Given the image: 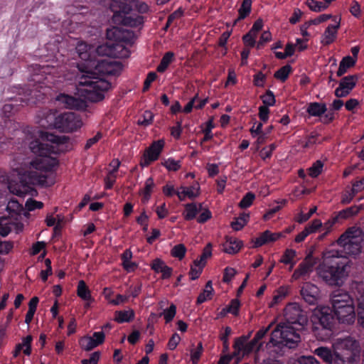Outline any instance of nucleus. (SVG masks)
I'll return each mask as SVG.
<instances>
[{
	"mask_svg": "<svg viewBox=\"0 0 364 364\" xmlns=\"http://www.w3.org/2000/svg\"><path fill=\"white\" fill-rule=\"evenodd\" d=\"M154 119V114L150 111H145L140 119L138 120V124L147 127L150 125Z\"/></svg>",
	"mask_w": 364,
	"mask_h": 364,
	"instance_id": "nucleus-52",
	"label": "nucleus"
},
{
	"mask_svg": "<svg viewBox=\"0 0 364 364\" xmlns=\"http://www.w3.org/2000/svg\"><path fill=\"white\" fill-rule=\"evenodd\" d=\"M296 252L291 249H287L282 256L279 262L285 265L289 266V270L291 271L294 265V258Z\"/></svg>",
	"mask_w": 364,
	"mask_h": 364,
	"instance_id": "nucleus-28",
	"label": "nucleus"
},
{
	"mask_svg": "<svg viewBox=\"0 0 364 364\" xmlns=\"http://www.w3.org/2000/svg\"><path fill=\"white\" fill-rule=\"evenodd\" d=\"M125 44V42L112 43V58H125L129 56L130 52Z\"/></svg>",
	"mask_w": 364,
	"mask_h": 364,
	"instance_id": "nucleus-21",
	"label": "nucleus"
},
{
	"mask_svg": "<svg viewBox=\"0 0 364 364\" xmlns=\"http://www.w3.org/2000/svg\"><path fill=\"white\" fill-rule=\"evenodd\" d=\"M351 189L356 194L362 191L364 189V176L360 179L355 180L352 184Z\"/></svg>",
	"mask_w": 364,
	"mask_h": 364,
	"instance_id": "nucleus-64",
	"label": "nucleus"
},
{
	"mask_svg": "<svg viewBox=\"0 0 364 364\" xmlns=\"http://www.w3.org/2000/svg\"><path fill=\"white\" fill-rule=\"evenodd\" d=\"M13 219L11 218H0V235L2 237L7 236L13 230Z\"/></svg>",
	"mask_w": 364,
	"mask_h": 364,
	"instance_id": "nucleus-30",
	"label": "nucleus"
},
{
	"mask_svg": "<svg viewBox=\"0 0 364 364\" xmlns=\"http://www.w3.org/2000/svg\"><path fill=\"white\" fill-rule=\"evenodd\" d=\"M332 309L323 307L312 320V330L318 340L327 341L333 335L335 318L341 323L352 324L355 320L353 299L346 291H334L331 295Z\"/></svg>",
	"mask_w": 364,
	"mask_h": 364,
	"instance_id": "nucleus-3",
	"label": "nucleus"
},
{
	"mask_svg": "<svg viewBox=\"0 0 364 364\" xmlns=\"http://www.w3.org/2000/svg\"><path fill=\"white\" fill-rule=\"evenodd\" d=\"M176 314V306L174 304H171L170 307L164 310L163 315L166 323L170 322L173 320Z\"/></svg>",
	"mask_w": 364,
	"mask_h": 364,
	"instance_id": "nucleus-59",
	"label": "nucleus"
},
{
	"mask_svg": "<svg viewBox=\"0 0 364 364\" xmlns=\"http://www.w3.org/2000/svg\"><path fill=\"white\" fill-rule=\"evenodd\" d=\"M204 265H202L198 259L193 262V264L191 267L190 275L192 280H195L199 277L202 272Z\"/></svg>",
	"mask_w": 364,
	"mask_h": 364,
	"instance_id": "nucleus-47",
	"label": "nucleus"
},
{
	"mask_svg": "<svg viewBox=\"0 0 364 364\" xmlns=\"http://www.w3.org/2000/svg\"><path fill=\"white\" fill-rule=\"evenodd\" d=\"M322 226V223L320 220H314L311 223H309L304 230L300 233L297 234V242H300L311 233L316 232L319 228Z\"/></svg>",
	"mask_w": 364,
	"mask_h": 364,
	"instance_id": "nucleus-22",
	"label": "nucleus"
},
{
	"mask_svg": "<svg viewBox=\"0 0 364 364\" xmlns=\"http://www.w3.org/2000/svg\"><path fill=\"white\" fill-rule=\"evenodd\" d=\"M240 308V301L237 299H232L230 305L225 308V311L233 315H237Z\"/></svg>",
	"mask_w": 364,
	"mask_h": 364,
	"instance_id": "nucleus-61",
	"label": "nucleus"
},
{
	"mask_svg": "<svg viewBox=\"0 0 364 364\" xmlns=\"http://www.w3.org/2000/svg\"><path fill=\"white\" fill-rule=\"evenodd\" d=\"M323 168V163L320 160H317L307 169L308 174L311 178H316L322 173Z\"/></svg>",
	"mask_w": 364,
	"mask_h": 364,
	"instance_id": "nucleus-40",
	"label": "nucleus"
},
{
	"mask_svg": "<svg viewBox=\"0 0 364 364\" xmlns=\"http://www.w3.org/2000/svg\"><path fill=\"white\" fill-rule=\"evenodd\" d=\"M186 248L184 245L178 244L175 245L171 250V255L179 259H182L186 254Z\"/></svg>",
	"mask_w": 364,
	"mask_h": 364,
	"instance_id": "nucleus-50",
	"label": "nucleus"
},
{
	"mask_svg": "<svg viewBox=\"0 0 364 364\" xmlns=\"http://www.w3.org/2000/svg\"><path fill=\"white\" fill-rule=\"evenodd\" d=\"M91 48L85 43H79L77 45L76 50L79 57L83 60H88L90 59L89 52Z\"/></svg>",
	"mask_w": 364,
	"mask_h": 364,
	"instance_id": "nucleus-42",
	"label": "nucleus"
},
{
	"mask_svg": "<svg viewBox=\"0 0 364 364\" xmlns=\"http://www.w3.org/2000/svg\"><path fill=\"white\" fill-rule=\"evenodd\" d=\"M357 302L358 321L361 326H364V289L358 297Z\"/></svg>",
	"mask_w": 364,
	"mask_h": 364,
	"instance_id": "nucleus-37",
	"label": "nucleus"
},
{
	"mask_svg": "<svg viewBox=\"0 0 364 364\" xmlns=\"http://www.w3.org/2000/svg\"><path fill=\"white\" fill-rule=\"evenodd\" d=\"M154 187V182L152 178H149L146 179L145 182V187L144 190L141 191L142 194V202L144 203H146L150 198H151V193Z\"/></svg>",
	"mask_w": 364,
	"mask_h": 364,
	"instance_id": "nucleus-36",
	"label": "nucleus"
},
{
	"mask_svg": "<svg viewBox=\"0 0 364 364\" xmlns=\"http://www.w3.org/2000/svg\"><path fill=\"white\" fill-rule=\"evenodd\" d=\"M32 340H33V338L31 336H27L26 337H25L23 339L21 343H18L16 346L15 349H16L17 351H21L23 348V347H26V349H23V353L26 355H29L31 353V343Z\"/></svg>",
	"mask_w": 364,
	"mask_h": 364,
	"instance_id": "nucleus-44",
	"label": "nucleus"
},
{
	"mask_svg": "<svg viewBox=\"0 0 364 364\" xmlns=\"http://www.w3.org/2000/svg\"><path fill=\"white\" fill-rule=\"evenodd\" d=\"M242 245V241L233 237H228L223 244V251L233 255L239 252Z\"/></svg>",
	"mask_w": 364,
	"mask_h": 364,
	"instance_id": "nucleus-24",
	"label": "nucleus"
},
{
	"mask_svg": "<svg viewBox=\"0 0 364 364\" xmlns=\"http://www.w3.org/2000/svg\"><path fill=\"white\" fill-rule=\"evenodd\" d=\"M251 5L252 0H243L242 5L238 11L239 17L236 19L235 23H236L237 21L245 18L250 13Z\"/></svg>",
	"mask_w": 364,
	"mask_h": 364,
	"instance_id": "nucleus-41",
	"label": "nucleus"
},
{
	"mask_svg": "<svg viewBox=\"0 0 364 364\" xmlns=\"http://www.w3.org/2000/svg\"><path fill=\"white\" fill-rule=\"evenodd\" d=\"M113 21L115 23H119L123 26L136 27L143 23V18L138 15H126L124 12L116 11L113 15Z\"/></svg>",
	"mask_w": 364,
	"mask_h": 364,
	"instance_id": "nucleus-13",
	"label": "nucleus"
},
{
	"mask_svg": "<svg viewBox=\"0 0 364 364\" xmlns=\"http://www.w3.org/2000/svg\"><path fill=\"white\" fill-rule=\"evenodd\" d=\"M281 235V232H271L266 230L255 240V247H260L267 243L277 241Z\"/></svg>",
	"mask_w": 364,
	"mask_h": 364,
	"instance_id": "nucleus-17",
	"label": "nucleus"
},
{
	"mask_svg": "<svg viewBox=\"0 0 364 364\" xmlns=\"http://www.w3.org/2000/svg\"><path fill=\"white\" fill-rule=\"evenodd\" d=\"M335 364H357L360 359L359 342L348 336L336 343Z\"/></svg>",
	"mask_w": 364,
	"mask_h": 364,
	"instance_id": "nucleus-6",
	"label": "nucleus"
},
{
	"mask_svg": "<svg viewBox=\"0 0 364 364\" xmlns=\"http://www.w3.org/2000/svg\"><path fill=\"white\" fill-rule=\"evenodd\" d=\"M309 22L306 23L300 27L301 34L304 37V39L297 38V51H301L305 50L307 48L306 42L308 41L307 36H309V33L306 30L308 26H309Z\"/></svg>",
	"mask_w": 364,
	"mask_h": 364,
	"instance_id": "nucleus-35",
	"label": "nucleus"
},
{
	"mask_svg": "<svg viewBox=\"0 0 364 364\" xmlns=\"http://www.w3.org/2000/svg\"><path fill=\"white\" fill-rule=\"evenodd\" d=\"M134 312L132 309L115 312L114 320L118 323L129 322L134 318Z\"/></svg>",
	"mask_w": 364,
	"mask_h": 364,
	"instance_id": "nucleus-33",
	"label": "nucleus"
},
{
	"mask_svg": "<svg viewBox=\"0 0 364 364\" xmlns=\"http://www.w3.org/2000/svg\"><path fill=\"white\" fill-rule=\"evenodd\" d=\"M309 324V319L306 315H304L302 311L300 309L299 304H297V326H300L301 328L297 327V331L304 328L306 326Z\"/></svg>",
	"mask_w": 364,
	"mask_h": 364,
	"instance_id": "nucleus-49",
	"label": "nucleus"
},
{
	"mask_svg": "<svg viewBox=\"0 0 364 364\" xmlns=\"http://www.w3.org/2000/svg\"><path fill=\"white\" fill-rule=\"evenodd\" d=\"M122 70L121 63L112 60H102L97 63L93 70H80L77 82L84 99L63 95L58 100L66 108L84 109L87 107L86 100L99 102L105 98V93L111 87V83L105 80L106 76H118Z\"/></svg>",
	"mask_w": 364,
	"mask_h": 364,
	"instance_id": "nucleus-1",
	"label": "nucleus"
},
{
	"mask_svg": "<svg viewBox=\"0 0 364 364\" xmlns=\"http://www.w3.org/2000/svg\"><path fill=\"white\" fill-rule=\"evenodd\" d=\"M77 294L79 297L85 301H92L90 291L87 288L85 282L83 280L78 282L77 288Z\"/></svg>",
	"mask_w": 364,
	"mask_h": 364,
	"instance_id": "nucleus-32",
	"label": "nucleus"
},
{
	"mask_svg": "<svg viewBox=\"0 0 364 364\" xmlns=\"http://www.w3.org/2000/svg\"><path fill=\"white\" fill-rule=\"evenodd\" d=\"M350 263L348 257L332 255L324 258L317 268V274L327 284L341 286L348 274Z\"/></svg>",
	"mask_w": 364,
	"mask_h": 364,
	"instance_id": "nucleus-4",
	"label": "nucleus"
},
{
	"mask_svg": "<svg viewBox=\"0 0 364 364\" xmlns=\"http://www.w3.org/2000/svg\"><path fill=\"white\" fill-rule=\"evenodd\" d=\"M213 291V289L212 287V282L208 281L205 285V289L203 292H201L197 299V303L200 304L208 299L211 298L212 294Z\"/></svg>",
	"mask_w": 364,
	"mask_h": 364,
	"instance_id": "nucleus-38",
	"label": "nucleus"
},
{
	"mask_svg": "<svg viewBox=\"0 0 364 364\" xmlns=\"http://www.w3.org/2000/svg\"><path fill=\"white\" fill-rule=\"evenodd\" d=\"M82 122L73 112H65L55 118L54 127L62 132H73L81 127Z\"/></svg>",
	"mask_w": 364,
	"mask_h": 364,
	"instance_id": "nucleus-8",
	"label": "nucleus"
},
{
	"mask_svg": "<svg viewBox=\"0 0 364 364\" xmlns=\"http://www.w3.org/2000/svg\"><path fill=\"white\" fill-rule=\"evenodd\" d=\"M297 364H320L314 356H301L297 358Z\"/></svg>",
	"mask_w": 364,
	"mask_h": 364,
	"instance_id": "nucleus-63",
	"label": "nucleus"
},
{
	"mask_svg": "<svg viewBox=\"0 0 364 364\" xmlns=\"http://www.w3.org/2000/svg\"><path fill=\"white\" fill-rule=\"evenodd\" d=\"M8 187L10 192L18 196H24L30 189V187L26 185L18 186L12 183H9Z\"/></svg>",
	"mask_w": 364,
	"mask_h": 364,
	"instance_id": "nucleus-43",
	"label": "nucleus"
},
{
	"mask_svg": "<svg viewBox=\"0 0 364 364\" xmlns=\"http://www.w3.org/2000/svg\"><path fill=\"white\" fill-rule=\"evenodd\" d=\"M306 4L311 11L316 12L324 11L328 8V6L323 2L316 0H306Z\"/></svg>",
	"mask_w": 364,
	"mask_h": 364,
	"instance_id": "nucleus-45",
	"label": "nucleus"
},
{
	"mask_svg": "<svg viewBox=\"0 0 364 364\" xmlns=\"http://www.w3.org/2000/svg\"><path fill=\"white\" fill-rule=\"evenodd\" d=\"M289 294V290L287 287H279L275 292V294L273 296V299L269 304V306L271 308L274 307L275 305L280 303Z\"/></svg>",
	"mask_w": 364,
	"mask_h": 364,
	"instance_id": "nucleus-31",
	"label": "nucleus"
},
{
	"mask_svg": "<svg viewBox=\"0 0 364 364\" xmlns=\"http://www.w3.org/2000/svg\"><path fill=\"white\" fill-rule=\"evenodd\" d=\"M316 264V259L311 255H307L304 260L299 264V267L297 268V278L299 276H304L312 272Z\"/></svg>",
	"mask_w": 364,
	"mask_h": 364,
	"instance_id": "nucleus-19",
	"label": "nucleus"
},
{
	"mask_svg": "<svg viewBox=\"0 0 364 364\" xmlns=\"http://www.w3.org/2000/svg\"><path fill=\"white\" fill-rule=\"evenodd\" d=\"M363 208V205H353L351 207L347 208L346 209L341 210L339 211L336 216L333 218V222H328L325 224V225H328L325 234L328 232V229L334 224L336 222L338 221L340 219L344 220L350 218L355 215H357L360 210Z\"/></svg>",
	"mask_w": 364,
	"mask_h": 364,
	"instance_id": "nucleus-15",
	"label": "nucleus"
},
{
	"mask_svg": "<svg viewBox=\"0 0 364 364\" xmlns=\"http://www.w3.org/2000/svg\"><path fill=\"white\" fill-rule=\"evenodd\" d=\"M327 111V107L325 103L317 102H310L307 105L306 112L312 117H321Z\"/></svg>",
	"mask_w": 364,
	"mask_h": 364,
	"instance_id": "nucleus-23",
	"label": "nucleus"
},
{
	"mask_svg": "<svg viewBox=\"0 0 364 364\" xmlns=\"http://www.w3.org/2000/svg\"><path fill=\"white\" fill-rule=\"evenodd\" d=\"M41 141L30 142L31 151L36 157L29 163V170L21 177L22 183L26 184L50 186L55 183L52 169L58 165L55 155L60 151L59 145L63 144V139L48 132L38 131Z\"/></svg>",
	"mask_w": 364,
	"mask_h": 364,
	"instance_id": "nucleus-2",
	"label": "nucleus"
},
{
	"mask_svg": "<svg viewBox=\"0 0 364 364\" xmlns=\"http://www.w3.org/2000/svg\"><path fill=\"white\" fill-rule=\"evenodd\" d=\"M105 335L103 331L95 332L92 336H85L80 339L79 343L82 349L90 351L105 341Z\"/></svg>",
	"mask_w": 364,
	"mask_h": 364,
	"instance_id": "nucleus-12",
	"label": "nucleus"
},
{
	"mask_svg": "<svg viewBox=\"0 0 364 364\" xmlns=\"http://www.w3.org/2000/svg\"><path fill=\"white\" fill-rule=\"evenodd\" d=\"M202 205H199V208L197 207L196 203H188L186 205V209L183 213L184 218L187 220H191L195 218L198 212L201 209Z\"/></svg>",
	"mask_w": 364,
	"mask_h": 364,
	"instance_id": "nucleus-34",
	"label": "nucleus"
},
{
	"mask_svg": "<svg viewBox=\"0 0 364 364\" xmlns=\"http://www.w3.org/2000/svg\"><path fill=\"white\" fill-rule=\"evenodd\" d=\"M290 70V65L283 66L274 73V77L282 81H284L287 80Z\"/></svg>",
	"mask_w": 364,
	"mask_h": 364,
	"instance_id": "nucleus-54",
	"label": "nucleus"
},
{
	"mask_svg": "<svg viewBox=\"0 0 364 364\" xmlns=\"http://www.w3.org/2000/svg\"><path fill=\"white\" fill-rule=\"evenodd\" d=\"M358 80V77L356 75H350L341 78L338 87L335 90V95L338 98L348 95L355 87Z\"/></svg>",
	"mask_w": 364,
	"mask_h": 364,
	"instance_id": "nucleus-11",
	"label": "nucleus"
},
{
	"mask_svg": "<svg viewBox=\"0 0 364 364\" xmlns=\"http://www.w3.org/2000/svg\"><path fill=\"white\" fill-rule=\"evenodd\" d=\"M301 296L309 304H314L318 294V287L311 283H305L300 291Z\"/></svg>",
	"mask_w": 364,
	"mask_h": 364,
	"instance_id": "nucleus-16",
	"label": "nucleus"
},
{
	"mask_svg": "<svg viewBox=\"0 0 364 364\" xmlns=\"http://www.w3.org/2000/svg\"><path fill=\"white\" fill-rule=\"evenodd\" d=\"M162 164L169 171H177L181 167L180 161H176L171 158L166 160Z\"/></svg>",
	"mask_w": 364,
	"mask_h": 364,
	"instance_id": "nucleus-57",
	"label": "nucleus"
},
{
	"mask_svg": "<svg viewBox=\"0 0 364 364\" xmlns=\"http://www.w3.org/2000/svg\"><path fill=\"white\" fill-rule=\"evenodd\" d=\"M316 355L327 363H334L336 360V352L332 353L328 348L319 347L316 350Z\"/></svg>",
	"mask_w": 364,
	"mask_h": 364,
	"instance_id": "nucleus-27",
	"label": "nucleus"
},
{
	"mask_svg": "<svg viewBox=\"0 0 364 364\" xmlns=\"http://www.w3.org/2000/svg\"><path fill=\"white\" fill-rule=\"evenodd\" d=\"M43 206V203L41 201H37L31 198L28 199L26 202V208L28 210L32 211L36 209H41Z\"/></svg>",
	"mask_w": 364,
	"mask_h": 364,
	"instance_id": "nucleus-60",
	"label": "nucleus"
},
{
	"mask_svg": "<svg viewBox=\"0 0 364 364\" xmlns=\"http://www.w3.org/2000/svg\"><path fill=\"white\" fill-rule=\"evenodd\" d=\"M151 269L156 273H161L163 279L169 278L172 273V269L168 267L164 261L160 259L153 260Z\"/></svg>",
	"mask_w": 364,
	"mask_h": 364,
	"instance_id": "nucleus-20",
	"label": "nucleus"
},
{
	"mask_svg": "<svg viewBox=\"0 0 364 364\" xmlns=\"http://www.w3.org/2000/svg\"><path fill=\"white\" fill-rule=\"evenodd\" d=\"M95 50L99 55H106L112 58V49L111 42H107L105 44L99 46Z\"/></svg>",
	"mask_w": 364,
	"mask_h": 364,
	"instance_id": "nucleus-48",
	"label": "nucleus"
},
{
	"mask_svg": "<svg viewBox=\"0 0 364 364\" xmlns=\"http://www.w3.org/2000/svg\"><path fill=\"white\" fill-rule=\"evenodd\" d=\"M212 255V245L210 243L207 244V245L204 247L203 254L201 255L200 259H198V262L202 264H205L206 259L210 257Z\"/></svg>",
	"mask_w": 364,
	"mask_h": 364,
	"instance_id": "nucleus-58",
	"label": "nucleus"
},
{
	"mask_svg": "<svg viewBox=\"0 0 364 364\" xmlns=\"http://www.w3.org/2000/svg\"><path fill=\"white\" fill-rule=\"evenodd\" d=\"M355 63L356 60L350 55L343 57L340 62L339 68L336 73L337 76L341 77L343 75L348 68L353 67L355 65Z\"/></svg>",
	"mask_w": 364,
	"mask_h": 364,
	"instance_id": "nucleus-26",
	"label": "nucleus"
},
{
	"mask_svg": "<svg viewBox=\"0 0 364 364\" xmlns=\"http://www.w3.org/2000/svg\"><path fill=\"white\" fill-rule=\"evenodd\" d=\"M174 53L172 52H167L163 56L160 64L157 67V71L159 73L164 72L168 68V65L173 61Z\"/></svg>",
	"mask_w": 364,
	"mask_h": 364,
	"instance_id": "nucleus-39",
	"label": "nucleus"
},
{
	"mask_svg": "<svg viewBox=\"0 0 364 364\" xmlns=\"http://www.w3.org/2000/svg\"><path fill=\"white\" fill-rule=\"evenodd\" d=\"M6 209L9 212L20 213L23 207L16 200L11 199L7 204Z\"/></svg>",
	"mask_w": 364,
	"mask_h": 364,
	"instance_id": "nucleus-56",
	"label": "nucleus"
},
{
	"mask_svg": "<svg viewBox=\"0 0 364 364\" xmlns=\"http://www.w3.org/2000/svg\"><path fill=\"white\" fill-rule=\"evenodd\" d=\"M107 38L111 43L125 42L126 43H132L134 35L132 31L113 26L107 30Z\"/></svg>",
	"mask_w": 364,
	"mask_h": 364,
	"instance_id": "nucleus-9",
	"label": "nucleus"
},
{
	"mask_svg": "<svg viewBox=\"0 0 364 364\" xmlns=\"http://www.w3.org/2000/svg\"><path fill=\"white\" fill-rule=\"evenodd\" d=\"M255 199V195L252 192H248L239 203V206L241 208H249L252 204Z\"/></svg>",
	"mask_w": 364,
	"mask_h": 364,
	"instance_id": "nucleus-51",
	"label": "nucleus"
},
{
	"mask_svg": "<svg viewBox=\"0 0 364 364\" xmlns=\"http://www.w3.org/2000/svg\"><path fill=\"white\" fill-rule=\"evenodd\" d=\"M164 144L165 142L163 139L154 141L151 145L145 150L143 158L141 160V166H147L151 162L156 161L162 151Z\"/></svg>",
	"mask_w": 364,
	"mask_h": 364,
	"instance_id": "nucleus-10",
	"label": "nucleus"
},
{
	"mask_svg": "<svg viewBox=\"0 0 364 364\" xmlns=\"http://www.w3.org/2000/svg\"><path fill=\"white\" fill-rule=\"evenodd\" d=\"M248 340V337L241 336L237 338H236L233 348H234V353L233 356L237 357V360L236 361V363H237L241 359L240 353L242 352V354L245 353V345L246 341Z\"/></svg>",
	"mask_w": 364,
	"mask_h": 364,
	"instance_id": "nucleus-25",
	"label": "nucleus"
},
{
	"mask_svg": "<svg viewBox=\"0 0 364 364\" xmlns=\"http://www.w3.org/2000/svg\"><path fill=\"white\" fill-rule=\"evenodd\" d=\"M176 195L180 200H184L186 198H194L199 195V185L196 184L188 188L181 186L176 191Z\"/></svg>",
	"mask_w": 364,
	"mask_h": 364,
	"instance_id": "nucleus-18",
	"label": "nucleus"
},
{
	"mask_svg": "<svg viewBox=\"0 0 364 364\" xmlns=\"http://www.w3.org/2000/svg\"><path fill=\"white\" fill-rule=\"evenodd\" d=\"M262 102L264 103V106L269 107L273 106L275 104L276 100L273 92L271 90H267L265 95L262 97Z\"/></svg>",
	"mask_w": 364,
	"mask_h": 364,
	"instance_id": "nucleus-55",
	"label": "nucleus"
},
{
	"mask_svg": "<svg viewBox=\"0 0 364 364\" xmlns=\"http://www.w3.org/2000/svg\"><path fill=\"white\" fill-rule=\"evenodd\" d=\"M363 240V230L358 227L349 228L338 238L337 243L341 248V252L345 257L356 256L361 252L362 242Z\"/></svg>",
	"mask_w": 364,
	"mask_h": 364,
	"instance_id": "nucleus-7",
	"label": "nucleus"
},
{
	"mask_svg": "<svg viewBox=\"0 0 364 364\" xmlns=\"http://www.w3.org/2000/svg\"><path fill=\"white\" fill-rule=\"evenodd\" d=\"M249 215L242 213L238 218L231 223V227L236 231L240 230L247 223Z\"/></svg>",
	"mask_w": 364,
	"mask_h": 364,
	"instance_id": "nucleus-46",
	"label": "nucleus"
},
{
	"mask_svg": "<svg viewBox=\"0 0 364 364\" xmlns=\"http://www.w3.org/2000/svg\"><path fill=\"white\" fill-rule=\"evenodd\" d=\"M285 322L280 323L272 331L269 343L273 346L284 345L292 348L296 338V304L289 303L284 309Z\"/></svg>",
	"mask_w": 364,
	"mask_h": 364,
	"instance_id": "nucleus-5",
	"label": "nucleus"
},
{
	"mask_svg": "<svg viewBox=\"0 0 364 364\" xmlns=\"http://www.w3.org/2000/svg\"><path fill=\"white\" fill-rule=\"evenodd\" d=\"M262 343H259V341L254 337V338L251 341L246 343L245 353L248 354L255 350L258 351L262 347Z\"/></svg>",
	"mask_w": 364,
	"mask_h": 364,
	"instance_id": "nucleus-53",
	"label": "nucleus"
},
{
	"mask_svg": "<svg viewBox=\"0 0 364 364\" xmlns=\"http://www.w3.org/2000/svg\"><path fill=\"white\" fill-rule=\"evenodd\" d=\"M132 257V253L129 250H126L122 255L123 267L129 272L134 271L136 267V264L131 261Z\"/></svg>",
	"mask_w": 364,
	"mask_h": 364,
	"instance_id": "nucleus-29",
	"label": "nucleus"
},
{
	"mask_svg": "<svg viewBox=\"0 0 364 364\" xmlns=\"http://www.w3.org/2000/svg\"><path fill=\"white\" fill-rule=\"evenodd\" d=\"M236 274V270L232 267H226L224 270L223 281L225 283L230 282Z\"/></svg>",
	"mask_w": 364,
	"mask_h": 364,
	"instance_id": "nucleus-62",
	"label": "nucleus"
},
{
	"mask_svg": "<svg viewBox=\"0 0 364 364\" xmlns=\"http://www.w3.org/2000/svg\"><path fill=\"white\" fill-rule=\"evenodd\" d=\"M341 17H333V24H329L326 28L321 37V43L324 46H328L332 43L336 38L337 31L340 28Z\"/></svg>",
	"mask_w": 364,
	"mask_h": 364,
	"instance_id": "nucleus-14",
	"label": "nucleus"
}]
</instances>
